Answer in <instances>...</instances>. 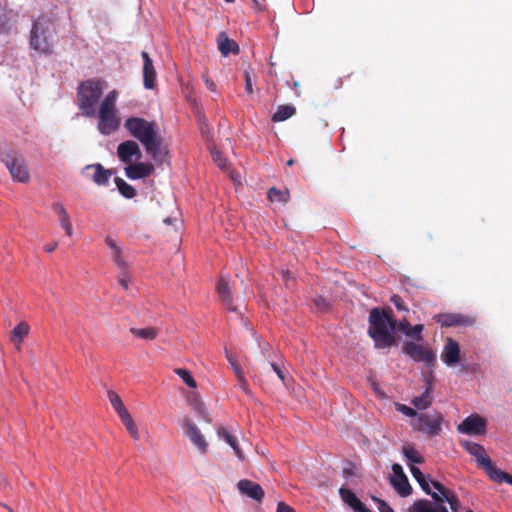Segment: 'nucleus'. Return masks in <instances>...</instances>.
<instances>
[{
  "mask_svg": "<svg viewBox=\"0 0 512 512\" xmlns=\"http://www.w3.org/2000/svg\"><path fill=\"white\" fill-rule=\"evenodd\" d=\"M124 128L130 136L137 139L146 153L156 162L162 163L167 155L162 137L158 133L157 123L141 117H129L124 122Z\"/></svg>",
  "mask_w": 512,
  "mask_h": 512,
  "instance_id": "1",
  "label": "nucleus"
},
{
  "mask_svg": "<svg viewBox=\"0 0 512 512\" xmlns=\"http://www.w3.org/2000/svg\"><path fill=\"white\" fill-rule=\"evenodd\" d=\"M368 323V335L373 339L376 348L384 349L395 345L397 320L390 307L371 309Z\"/></svg>",
  "mask_w": 512,
  "mask_h": 512,
  "instance_id": "2",
  "label": "nucleus"
},
{
  "mask_svg": "<svg viewBox=\"0 0 512 512\" xmlns=\"http://www.w3.org/2000/svg\"><path fill=\"white\" fill-rule=\"evenodd\" d=\"M106 87V81L101 78L87 79L79 83L77 87V105L84 116H96V107Z\"/></svg>",
  "mask_w": 512,
  "mask_h": 512,
  "instance_id": "3",
  "label": "nucleus"
},
{
  "mask_svg": "<svg viewBox=\"0 0 512 512\" xmlns=\"http://www.w3.org/2000/svg\"><path fill=\"white\" fill-rule=\"evenodd\" d=\"M117 97V91L112 90L100 103L97 129L104 136H109L120 128L121 118L116 107Z\"/></svg>",
  "mask_w": 512,
  "mask_h": 512,
  "instance_id": "4",
  "label": "nucleus"
},
{
  "mask_svg": "<svg viewBox=\"0 0 512 512\" xmlns=\"http://www.w3.org/2000/svg\"><path fill=\"white\" fill-rule=\"evenodd\" d=\"M54 32V24L50 18L46 16L37 18L30 32V47L41 54L50 55L52 53L51 38Z\"/></svg>",
  "mask_w": 512,
  "mask_h": 512,
  "instance_id": "5",
  "label": "nucleus"
},
{
  "mask_svg": "<svg viewBox=\"0 0 512 512\" xmlns=\"http://www.w3.org/2000/svg\"><path fill=\"white\" fill-rule=\"evenodd\" d=\"M1 161L5 164L13 180L27 183L30 174L27 169L23 155L16 151H4L1 153Z\"/></svg>",
  "mask_w": 512,
  "mask_h": 512,
  "instance_id": "6",
  "label": "nucleus"
},
{
  "mask_svg": "<svg viewBox=\"0 0 512 512\" xmlns=\"http://www.w3.org/2000/svg\"><path fill=\"white\" fill-rule=\"evenodd\" d=\"M443 417L440 413H420L417 418L413 419L410 423L412 428L416 431L425 433L428 436H437L441 432V424Z\"/></svg>",
  "mask_w": 512,
  "mask_h": 512,
  "instance_id": "7",
  "label": "nucleus"
},
{
  "mask_svg": "<svg viewBox=\"0 0 512 512\" xmlns=\"http://www.w3.org/2000/svg\"><path fill=\"white\" fill-rule=\"evenodd\" d=\"M402 351L415 362H422L426 366H432L436 361V355L426 345L418 344L413 341H405Z\"/></svg>",
  "mask_w": 512,
  "mask_h": 512,
  "instance_id": "8",
  "label": "nucleus"
},
{
  "mask_svg": "<svg viewBox=\"0 0 512 512\" xmlns=\"http://www.w3.org/2000/svg\"><path fill=\"white\" fill-rule=\"evenodd\" d=\"M487 421L478 414L466 417L457 427L460 433L467 435H482L486 431Z\"/></svg>",
  "mask_w": 512,
  "mask_h": 512,
  "instance_id": "9",
  "label": "nucleus"
},
{
  "mask_svg": "<svg viewBox=\"0 0 512 512\" xmlns=\"http://www.w3.org/2000/svg\"><path fill=\"white\" fill-rule=\"evenodd\" d=\"M435 320L443 327H467L474 325V318L461 313H440Z\"/></svg>",
  "mask_w": 512,
  "mask_h": 512,
  "instance_id": "10",
  "label": "nucleus"
},
{
  "mask_svg": "<svg viewBox=\"0 0 512 512\" xmlns=\"http://www.w3.org/2000/svg\"><path fill=\"white\" fill-rule=\"evenodd\" d=\"M392 471L394 476L390 478V483L402 497H407L411 494L412 488L408 481L407 476L404 474L400 464H393Z\"/></svg>",
  "mask_w": 512,
  "mask_h": 512,
  "instance_id": "11",
  "label": "nucleus"
},
{
  "mask_svg": "<svg viewBox=\"0 0 512 512\" xmlns=\"http://www.w3.org/2000/svg\"><path fill=\"white\" fill-rule=\"evenodd\" d=\"M117 156L122 163L130 164L133 158L139 160L142 157V152L137 142L126 140L118 145Z\"/></svg>",
  "mask_w": 512,
  "mask_h": 512,
  "instance_id": "12",
  "label": "nucleus"
},
{
  "mask_svg": "<svg viewBox=\"0 0 512 512\" xmlns=\"http://www.w3.org/2000/svg\"><path fill=\"white\" fill-rule=\"evenodd\" d=\"M83 174L99 186H106L112 172L105 169L101 164H90L84 167Z\"/></svg>",
  "mask_w": 512,
  "mask_h": 512,
  "instance_id": "13",
  "label": "nucleus"
},
{
  "mask_svg": "<svg viewBox=\"0 0 512 512\" xmlns=\"http://www.w3.org/2000/svg\"><path fill=\"white\" fill-rule=\"evenodd\" d=\"M143 59V84L146 89H153L156 85V70L152 59L146 51H142Z\"/></svg>",
  "mask_w": 512,
  "mask_h": 512,
  "instance_id": "14",
  "label": "nucleus"
},
{
  "mask_svg": "<svg viewBox=\"0 0 512 512\" xmlns=\"http://www.w3.org/2000/svg\"><path fill=\"white\" fill-rule=\"evenodd\" d=\"M441 359L448 366H453L458 363L460 359V346L452 338L446 339L443 351L441 353Z\"/></svg>",
  "mask_w": 512,
  "mask_h": 512,
  "instance_id": "15",
  "label": "nucleus"
},
{
  "mask_svg": "<svg viewBox=\"0 0 512 512\" xmlns=\"http://www.w3.org/2000/svg\"><path fill=\"white\" fill-rule=\"evenodd\" d=\"M238 490L241 494L246 495L258 502L264 498V490L258 484L248 479L240 480L237 484Z\"/></svg>",
  "mask_w": 512,
  "mask_h": 512,
  "instance_id": "16",
  "label": "nucleus"
},
{
  "mask_svg": "<svg viewBox=\"0 0 512 512\" xmlns=\"http://www.w3.org/2000/svg\"><path fill=\"white\" fill-rule=\"evenodd\" d=\"M153 170L154 167L151 163H130L125 167V174L129 179L138 180L150 176Z\"/></svg>",
  "mask_w": 512,
  "mask_h": 512,
  "instance_id": "17",
  "label": "nucleus"
},
{
  "mask_svg": "<svg viewBox=\"0 0 512 512\" xmlns=\"http://www.w3.org/2000/svg\"><path fill=\"white\" fill-rule=\"evenodd\" d=\"M409 512H449L445 505L438 501L433 503L427 499L416 500L409 508Z\"/></svg>",
  "mask_w": 512,
  "mask_h": 512,
  "instance_id": "18",
  "label": "nucleus"
},
{
  "mask_svg": "<svg viewBox=\"0 0 512 512\" xmlns=\"http://www.w3.org/2000/svg\"><path fill=\"white\" fill-rule=\"evenodd\" d=\"M461 446L476 458L479 466L483 467L489 463L490 457L486 454L482 445L471 441H462Z\"/></svg>",
  "mask_w": 512,
  "mask_h": 512,
  "instance_id": "19",
  "label": "nucleus"
},
{
  "mask_svg": "<svg viewBox=\"0 0 512 512\" xmlns=\"http://www.w3.org/2000/svg\"><path fill=\"white\" fill-rule=\"evenodd\" d=\"M217 292L219 294L220 299L227 307L228 310L232 312L237 311V305L233 304V299L231 297V288L229 282L226 278L221 277L217 284Z\"/></svg>",
  "mask_w": 512,
  "mask_h": 512,
  "instance_id": "20",
  "label": "nucleus"
},
{
  "mask_svg": "<svg viewBox=\"0 0 512 512\" xmlns=\"http://www.w3.org/2000/svg\"><path fill=\"white\" fill-rule=\"evenodd\" d=\"M339 495L343 502L349 505L355 512H371L350 489L340 488Z\"/></svg>",
  "mask_w": 512,
  "mask_h": 512,
  "instance_id": "21",
  "label": "nucleus"
},
{
  "mask_svg": "<svg viewBox=\"0 0 512 512\" xmlns=\"http://www.w3.org/2000/svg\"><path fill=\"white\" fill-rule=\"evenodd\" d=\"M185 428L190 440L199 448L202 453H205L207 451L208 444L200 430L190 420H186Z\"/></svg>",
  "mask_w": 512,
  "mask_h": 512,
  "instance_id": "22",
  "label": "nucleus"
},
{
  "mask_svg": "<svg viewBox=\"0 0 512 512\" xmlns=\"http://www.w3.org/2000/svg\"><path fill=\"white\" fill-rule=\"evenodd\" d=\"M52 209L58 215L59 223L65 230L67 236L71 237L73 235V227L63 204H61L60 202H55L52 205Z\"/></svg>",
  "mask_w": 512,
  "mask_h": 512,
  "instance_id": "23",
  "label": "nucleus"
},
{
  "mask_svg": "<svg viewBox=\"0 0 512 512\" xmlns=\"http://www.w3.org/2000/svg\"><path fill=\"white\" fill-rule=\"evenodd\" d=\"M218 49L223 56H227L230 53H239L238 44L230 39L224 32H221L218 36Z\"/></svg>",
  "mask_w": 512,
  "mask_h": 512,
  "instance_id": "24",
  "label": "nucleus"
},
{
  "mask_svg": "<svg viewBox=\"0 0 512 512\" xmlns=\"http://www.w3.org/2000/svg\"><path fill=\"white\" fill-rule=\"evenodd\" d=\"M13 11L7 9L5 5L0 3V34H8L12 30Z\"/></svg>",
  "mask_w": 512,
  "mask_h": 512,
  "instance_id": "25",
  "label": "nucleus"
},
{
  "mask_svg": "<svg viewBox=\"0 0 512 512\" xmlns=\"http://www.w3.org/2000/svg\"><path fill=\"white\" fill-rule=\"evenodd\" d=\"M431 498L433 501H438L439 503H442V505H444V503L447 502L450 505L452 512L460 511L461 503L457 495L453 491H451L449 494L444 495V498L440 497V494L438 493H433L431 494Z\"/></svg>",
  "mask_w": 512,
  "mask_h": 512,
  "instance_id": "26",
  "label": "nucleus"
},
{
  "mask_svg": "<svg viewBox=\"0 0 512 512\" xmlns=\"http://www.w3.org/2000/svg\"><path fill=\"white\" fill-rule=\"evenodd\" d=\"M107 246L112 250V259L114 263L121 269H125L127 267V263L122 256L121 248L116 244V242L111 238L107 237L105 240Z\"/></svg>",
  "mask_w": 512,
  "mask_h": 512,
  "instance_id": "27",
  "label": "nucleus"
},
{
  "mask_svg": "<svg viewBox=\"0 0 512 512\" xmlns=\"http://www.w3.org/2000/svg\"><path fill=\"white\" fill-rule=\"evenodd\" d=\"M267 197L271 202H277L285 205L290 199V193L288 189H277L272 187L267 192Z\"/></svg>",
  "mask_w": 512,
  "mask_h": 512,
  "instance_id": "28",
  "label": "nucleus"
},
{
  "mask_svg": "<svg viewBox=\"0 0 512 512\" xmlns=\"http://www.w3.org/2000/svg\"><path fill=\"white\" fill-rule=\"evenodd\" d=\"M433 397L431 395V386L428 385L425 391L418 397H415L412 404L419 410L427 409L431 406Z\"/></svg>",
  "mask_w": 512,
  "mask_h": 512,
  "instance_id": "29",
  "label": "nucleus"
},
{
  "mask_svg": "<svg viewBox=\"0 0 512 512\" xmlns=\"http://www.w3.org/2000/svg\"><path fill=\"white\" fill-rule=\"evenodd\" d=\"M296 113V108L293 105H280L272 116L273 122H282Z\"/></svg>",
  "mask_w": 512,
  "mask_h": 512,
  "instance_id": "30",
  "label": "nucleus"
},
{
  "mask_svg": "<svg viewBox=\"0 0 512 512\" xmlns=\"http://www.w3.org/2000/svg\"><path fill=\"white\" fill-rule=\"evenodd\" d=\"M483 468L485 469L490 479L493 480L494 482L502 483L504 482V479L507 476V473L497 468L496 465L493 464L491 459L489 460L488 464H485L483 466Z\"/></svg>",
  "mask_w": 512,
  "mask_h": 512,
  "instance_id": "31",
  "label": "nucleus"
},
{
  "mask_svg": "<svg viewBox=\"0 0 512 512\" xmlns=\"http://www.w3.org/2000/svg\"><path fill=\"white\" fill-rule=\"evenodd\" d=\"M410 472H411L412 476L414 477V479L419 483L422 490L426 494L431 496V494H433V493L430 488V482L426 479V477L422 473V471L418 467L411 465Z\"/></svg>",
  "mask_w": 512,
  "mask_h": 512,
  "instance_id": "32",
  "label": "nucleus"
},
{
  "mask_svg": "<svg viewBox=\"0 0 512 512\" xmlns=\"http://www.w3.org/2000/svg\"><path fill=\"white\" fill-rule=\"evenodd\" d=\"M130 332L134 336L144 340H153L158 335V330L154 327L130 328Z\"/></svg>",
  "mask_w": 512,
  "mask_h": 512,
  "instance_id": "33",
  "label": "nucleus"
},
{
  "mask_svg": "<svg viewBox=\"0 0 512 512\" xmlns=\"http://www.w3.org/2000/svg\"><path fill=\"white\" fill-rule=\"evenodd\" d=\"M120 419L122 420L123 424L125 425L126 429L129 431L132 438L136 441L140 439V435L137 429L136 424L134 423V420L132 419L129 412H126L125 414L120 416Z\"/></svg>",
  "mask_w": 512,
  "mask_h": 512,
  "instance_id": "34",
  "label": "nucleus"
},
{
  "mask_svg": "<svg viewBox=\"0 0 512 512\" xmlns=\"http://www.w3.org/2000/svg\"><path fill=\"white\" fill-rule=\"evenodd\" d=\"M115 184L122 196L125 198L131 199L135 197L136 190L134 187H132L130 184H128L126 181H124L122 178H115Z\"/></svg>",
  "mask_w": 512,
  "mask_h": 512,
  "instance_id": "35",
  "label": "nucleus"
},
{
  "mask_svg": "<svg viewBox=\"0 0 512 512\" xmlns=\"http://www.w3.org/2000/svg\"><path fill=\"white\" fill-rule=\"evenodd\" d=\"M108 398H109L111 405L113 406V408L119 415V417L121 415L125 414L126 412H128V410L125 408L120 396L115 391H112V390L108 391Z\"/></svg>",
  "mask_w": 512,
  "mask_h": 512,
  "instance_id": "36",
  "label": "nucleus"
},
{
  "mask_svg": "<svg viewBox=\"0 0 512 512\" xmlns=\"http://www.w3.org/2000/svg\"><path fill=\"white\" fill-rule=\"evenodd\" d=\"M402 453L407 458L409 463L421 464L424 462V458L419 455V453L411 445H404L402 447Z\"/></svg>",
  "mask_w": 512,
  "mask_h": 512,
  "instance_id": "37",
  "label": "nucleus"
},
{
  "mask_svg": "<svg viewBox=\"0 0 512 512\" xmlns=\"http://www.w3.org/2000/svg\"><path fill=\"white\" fill-rule=\"evenodd\" d=\"M174 372L185 382L190 388H196L197 383L193 378L192 374L184 368H176Z\"/></svg>",
  "mask_w": 512,
  "mask_h": 512,
  "instance_id": "38",
  "label": "nucleus"
},
{
  "mask_svg": "<svg viewBox=\"0 0 512 512\" xmlns=\"http://www.w3.org/2000/svg\"><path fill=\"white\" fill-rule=\"evenodd\" d=\"M29 325L26 322H20L13 329L12 334L15 339L20 343L29 333Z\"/></svg>",
  "mask_w": 512,
  "mask_h": 512,
  "instance_id": "39",
  "label": "nucleus"
},
{
  "mask_svg": "<svg viewBox=\"0 0 512 512\" xmlns=\"http://www.w3.org/2000/svg\"><path fill=\"white\" fill-rule=\"evenodd\" d=\"M236 378L238 380V385L241 388V390L244 393L250 395L251 394V390H250L249 384H248V382H247V380L245 378L244 372L236 370Z\"/></svg>",
  "mask_w": 512,
  "mask_h": 512,
  "instance_id": "40",
  "label": "nucleus"
},
{
  "mask_svg": "<svg viewBox=\"0 0 512 512\" xmlns=\"http://www.w3.org/2000/svg\"><path fill=\"white\" fill-rule=\"evenodd\" d=\"M423 330H424L423 324H417L415 326H411V329H410L407 337L413 338L416 341H421L423 339V337H422Z\"/></svg>",
  "mask_w": 512,
  "mask_h": 512,
  "instance_id": "41",
  "label": "nucleus"
},
{
  "mask_svg": "<svg viewBox=\"0 0 512 512\" xmlns=\"http://www.w3.org/2000/svg\"><path fill=\"white\" fill-rule=\"evenodd\" d=\"M396 410L408 417H412L413 419H415V418H417V416H419V414L416 412L415 409H413L405 404L396 403Z\"/></svg>",
  "mask_w": 512,
  "mask_h": 512,
  "instance_id": "42",
  "label": "nucleus"
},
{
  "mask_svg": "<svg viewBox=\"0 0 512 512\" xmlns=\"http://www.w3.org/2000/svg\"><path fill=\"white\" fill-rule=\"evenodd\" d=\"M390 301L396 307L398 311L408 312V307L406 306L404 300L401 296L394 294L391 296Z\"/></svg>",
  "mask_w": 512,
  "mask_h": 512,
  "instance_id": "43",
  "label": "nucleus"
},
{
  "mask_svg": "<svg viewBox=\"0 0 512 512\" xmlns=\"http://www.w3.org/2000/svg\"><path fill=\"white\" fill-rule=\"evenodd\" d=\"M211 154L214 162L221 168L224 169L227 166V160L217 150L211 149Z\"/></svg>",
  "mask_w": 512,
  "mask_h": 512,
  "instance_id": "44",
  "label": "nucleus"
},
{
  "mask_svg": "<svg viewBox=\"0 0 512 512\" xmlns=\"http://www.w3.org/2000/svg\"><path fill=\"white\" fill-rule=\"evenodd\" d=\"M430 483L433 486V488L436 490L434 493L440 494V497L444 498V495L449 494L452 491V490L446 488L442 483H440L438 481L431 480Z\"/></svg>",
  "mask_w": 512,
  "mask_h": 512,
  "instance_id": "45",
  "label": "nucleus"
},
{
  "mask_svg": "<svg viewBox=\"0 0 512 512\" xmlns=\"http://www.w3.org/2000/svg\"><path fill=\"white\" fill-rule=\"evenodd\" d=\"M411 326L412 325L410 324L408 319L406 317H403L402 319L397 321L396 329H398L399 331L404 333L406 336H408V333H409V331L411 329Z\"/></svg>",
  "mask_w": 512,
  "mask_h": 512,
  "instance_id": "46",
  "label": "nucleus"
},
{
  "mask_svg": "<svg viewBox=\"0 0 512 512\" xmlns=\"http://www.w3.org/2000/svg\"><path fill=\"white\" fill-rule=\"evenodd\" d=\"M132 281V277L125 271L119 274L118 282L124 290H128L129 283Z\"/></svg>",
  "mask_w": 512,
  "mask_h": 512,
  "instance_id": "47",
  "label": "nucleus"
},
{
  "mask_svg": "<svg viewBox=\"0 0 512 512\" xmlns=\"http://www.w3.org/2000/svg\"><path fill=\"white\" fill-rule=\"evenodd\" d=\"M218 435L223 438L229 445H233L234 441L236 440V438L225 428L219 429Z\"/></svg>",
  "mask_w": 512,
  "mask_h": 512,
  "instance_id": "48",
  "label": "nucleus"
},
{
  "mask_svg": "<svg viewBox=\"0 0 512 512\" xmlns=\"http://www.w3.org/2000/svg\"><path fill=\"white\" fill-rule=\"evenodd\" d=\"M244 80H245V91L250 95L253 94L254 90H253L252 78H251L249 70L244 71Z\"/></svg>",
  "mask_w": 512,
  "mask_h": 512,
  "instance_id": "49",
  "label": "nucleus"
},
{
  "mask_svg": "<svg viewBox=\"0 0 512 512\" xmlns=\"http://www.w3.org/2000/svg\"><path fill=\"white\" fill-rule=\"evenodd\" d=\"M373 500L377 503V506H378V509L380 512H394V510L391 508V506L384 500H381L376 497H373Z\"/></svg>",
  "mask_w": 512,
  "mask_h": 512,
  "instance_id": "50",
  "label": "nucleus"
},
{
  "mask_svg": "<svg viewBox=\"0 0 512 512\" xmlns=\"http://www.w3.org/2000/svg\"><path fill=\"white\" fill-rule=\"evenodd\" d=\"M313 302L317 309L320 311H326L329 308V303L323 297H317L313 300Z\"/></svg>",
  "mask_w": 512,
  "mask_h": 512,
  "instance_id": "51",
  "label": "nucleus"
},
{
  "mask_svg": "<svg viewBox=\"0 0 512 512\" xmlns=\"http://www.w3.org/2000/svg\"><path fill=\"white\" fill-rule=\"evenodd\" d=\"M270 366L271 368L275 371V373L277 374L278 378L285 384L287 385V377L285 375V373L283 372V370L277 366L274 362H271L270 363Z\"/></svg>",
  "mask_w": 512,
  "mask_h": 512,
  "instance_id": "52",
  "label": "nucleus"
},
{
  "mask_svg": "<svg viewBox=\"0 0 512 512\" xmlns=\"http://www.w3.org/2000/svg\"><path fill=\"white\" fill-rule=\"evenodd\" d=\"M203 79H204V83H205L206 87L211 92H216V84L214 83V81L208 75H204Z\"/></svg>",
  "mask_w": 512,
  "mask_h": 512,
  "instance_id": "53",
  "label": "nucleus"
},
{
  "mask_svg": "<svg viewBox=\"0 0 512 512\" xmlns=\"http://www.w3.org/2000/svg\"><path fill=\"white\" fill-rule=\"evenodd\" d=\"M277 512H296L292 507L285 504L284 502H279L277 506Z\"/></svg>",
  "mask_w": 512,
  "mask_h": 512,
  "instance_id": "54",
  "label": "nucleus"
},
{
  "mask_svg": "<svg viewBox=\"0 0 512 512\" xmlns=\"http://www.w3.org/2000/svg\"><path fill=\"white\" fill-rule=\"evenodd\" d=\"M230 446L233 448V450H234L235 454L237 455V457H238L240 460H243V459H244V455H243V452H242V450L240 449V447H239V445H238L237 440H235V441H234V444H233V445H230Z\"/></svg>",
  "mask_w": 512,
  "mask_h": 512,
  "instance_id": "55",
  "label": "nucleus"
},
{
  "mask_svg": "<svg viewBox=\"0 0 512 512\" xmlns=\"http://www.w3.org/2000/svg\"><path fill=\"white\" fill-rule=\"evenodd\" d=\"M10 488H11V486L8 483L6 477L0 473V490H7Z\"/></svg>",
  "mask_w": 512,
  "mask_h": 512,
  "instance_id": "56",
  "label": "nucleus"
},
{
  "mask_svg": "<svg viewBox=\"0 0 512 512\" xmlns=\"http://www.w3.org/2000/svg\"><path fill=\"white\" fill-rule=\"evenodd\" d=\"M58 246V243L57 242H54V243H51V244H48L44 247L45 251L48 252V253H51L53 252Z\"/></svg>",
  "mask_w": 512,
  "mask_h": 512,
  "instance_id": "57",
  "label": "nucleus"
},
{
  "mask_svg": "<svg viewBox=\"0 0 512 512\" xmlns=\"http://www.w3.org/2000/svg\"><path fill=\"white\" fill-rule=\"evenodd\" d=\"M253 3L255 5V8L258 10V11H264L266 9V6L263 4V1H257V0H253Z\"/></svg>",
  "mask_w": 512,
  "mask_h": 512,
  "instance_id": "58",
  "label": "nucleus"
},
{
  "mask_svg": "<svg viewBox=\"0 0 512 512\" xmlns=\"http://www.w3.org/2000/svg\"><path fill=\"white\" fill-rule=\"evenodd\" d=\"M230 365L232 366L234 373L236 374V370L243 371L237 361H231Z\"/></svg>",
  "mask_w": 512,
  "mask_h": 512,
  "instance_id": "59",
  "label": "nucleus"
},
{
  "mask_svg": "<svg viewBox=\"0 0 512 512\" xmlns=\"http://www.w3.org/2000/svg\"><path fill=\"white\" fill-rule=\"evenodd\" d=\"M504 482L509 483L510 485H512V475L507 473V476L505 477Z\"/></svg>",
  "mask_w": 512,
  "mask_h": 512,
  "instance_id": "60",
  "label": "nucleus"
},
{
  "mask_svg": "<svg viewBox=\"0 0 512 512\" xmlns=\"http://www.w3.org/2000/svg\"><path fill=\"white\" fill-rule=\"evenodd\" d=\"M291 273L290 271H282V276L284 279H288L290 277Z\"/></svg>",
  "mask_w": 512,
  "mask_h": 512,
  "instance_id": "61",
  "label": "nucleus"
},
{
  "mask_svg": "<svg viewBox=\"0 0 512 512\" xmlns=\"http://www.w3.org/2000/svg\"><path fill=\"white\" fill-rule=\"evenodd\" d=\"M226 358L228 360L229 363H231V361H236L231 354H229L227 351H226Z\"/></svg>",
  "mask_w": 512,
  "mask_h": 512,
  "instance_id": "62",
  "label": "nucleus"
},
{
  "mask_svg": "<svg viewBox=\"0 0 512 512\" xmlns=\"http://www.w3.org/2000/svg\"><path fill=\"white\" fill-rule=\"evenodd\" d=\"M294 164V160L293 159H290L288 162H287V165L289 166H292Z\"/></svg>",
  "mask_w": 512,
  "mask_h": 512,
  "instance_id": "63",
  "label": "nucleus"
},
{
  "mask_svg": "<svg viewBox=\"0 0 512 512\" xmlns=\"http://www.w3.org/2000/svg\"><path fill=\"white\" fill-rule=\"evenodd\" d=\"M3 507H5L9 512H12V509L9 508V506L5 505V504H1Z\"/></svg>",
  "mask_w": 512,
  "mask_h": 512,
  "instance_id": "64",
  "label": "nucleus"
}]
</instances>
